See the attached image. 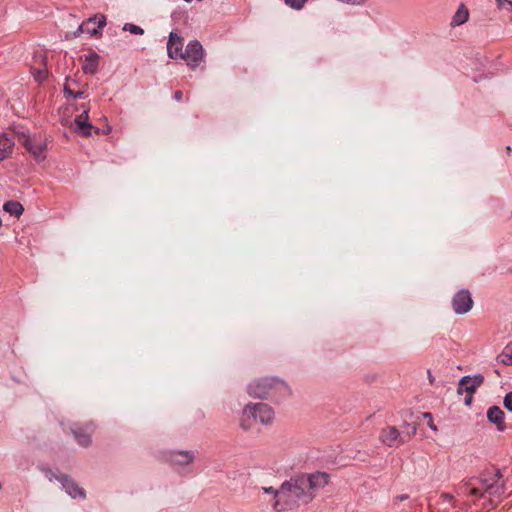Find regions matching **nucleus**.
Here are the masks:
<instances>
[{"instance_id": "32", "label": "nucleus", "mask_w": 512, "mask_h": 512, "mask_svg": "<svg viewBox=\"0 0 512 512\" xmlns=\"http://www.w3.org/2000/svg\"><path fill=\"white\" fill-rule=\"evenodd\" d=\"M46 476H47V478H48V480H49V481H52V480H53V478H55V479L57 480V477H58V476H57V475H55V474H54V472H53L52 470H50V469H47V470H46Z\"/></svg>"}, {"instance_id": "33", "label": "nucleus", "mask_w": 512, "mask_h": 512, "mask_svg": "<svg viewBox=\"0 0 512 512\" xmlns=\"http://www.w3.org/2000/svg\"><path fill=\"white\" fill-rule=\"evenodd\" d=\"M410 431H411L412 435L416 434L417 426L415 424H412L410 426Z\"/></svg>"}, {"instance_id": "18", "label": "nucleus", "mask_w": 512, "mask_h": 512, "mask_svg": "<svg viewBox=\"0 0 512 512\" xmlns=\"http://www.w3.org/2000/svg\"><path fill=\"white\" fill-rule=\"evenodd\" d=\"M3 210L10 215L19 218L24 212V207L20 202L10 200L4 203Z\"/></svg>"}, {"instance_id": "21", "label": "nucleus", "mask_w": 512, "mask_h": 512, "mask_svg": "<svg viewBox=\"0 0 512 512\" xmlns=\"http://www.w3.org/2000/svg\"><path fill=\"white\" fill-rule=\"evenodd\" d=\"M310 487L314 488L328 483V475L325 473H316L308 479Z\"/></svg>"}, {"instance_id": "17", "label": "nucleus", "mask_w": 512, "mask_h": 512, "mask_svg": "<svg viewBox=\"0 0 512 512\" xmlns=\"http://www.w3.org/2000/svg\"><path fill=\"white\" fill-rule=\"evenodd\" d=\"M468 19H469V11L464 4H461L458 7V10L456 11V13L454 14V16L452 18L451 25L452 26L462 25V24L466 23L468 21Z\"/></svg>"}, {"instance_id": "6", "label": "nucleus", "mask_w": 512, "mask_h": 512, "mask_svg": "<svg viewBox=\"0 0 512 512\" xmlns=\"http://www.w3.org/2000/svg\"><path fill=\"white\" fill-rule=\"evenodd\" d=\"M452 306L457 314H465L472 309L473 300L468 290L458 291L452 299Z\"/></svg>"}, {"instance_id": "3", "label": "nucleus", "mask_w": 512, "mask_h": 512, "mask_svg": "<svg viewBox=\"0 0 512 512\" xmlns=\"http://www.w3.org/2000/svg\"><path fill=\"white\" fill-rule=\"evenodd\" d=\"M178 59L185 61L188 67L195 69L204 60V50L197 40L190 41Z\"/></svg>"}, {"instance_id": "13", "label": "nucleus", "mask_w": 512, "mask_h": 512, "mask_svg": "<svg viewBox=\"0 0 512 512\" xmlns=\"http://www.w3.org/2000/svg\"><path fill=\"white\" fill-rule=\"evenodd\" d=\"M168 460L173 465H188L193 462L194 456L189 451H173L169 454Z\"/></svg>"}, {"instance_id": "27", "label": "nucleus", "mask_w": 512, "mask_h": 512, "mask_svg": "<svg viewBox=\"0 0 512 512\" xmlns=\"http://www.w3.org/2000/svg\"><path fill=\"white\" fill-rule=\"evenodd\" d=\"M503 404L507 410L512 412V392L506 394V396L504 397Z\"/></svg>"}, {"instance_id": "29", "label": "nucleus", "mask_w": 512, "mask_h": 512, "mask_svg": "<svg viewBox=\"0 0 512 512\" xmlns=\"http://www.w3.org/2000/svg\"><path fill=\"white\" fill-rule=\"evenodd\" d=\"M501 362L505 365H511L512 364V355L510 354H502L501 355Z\"/></svg>"}, {"instance_id": "9", "label": "nucleus", "mask_w": 512, "mask_h": 512, "mask_svg": "<svg viewBox=\"0 0 512 512\" xmlns=\"http://www.w3.org/2000/svg\"><path fill=\"white\" fill-rule=\"evenodd\" d=\"M75 131H77L80 135L88 137L92 135V131L95 133H99L100 130L98 128H94L92 124L88 122V109H85L80 115H78L75 120Z\"/></svg>"}, {"instance_id": "19", "label": "nucleus", "mask_w": 512, "mask_h": 512, "mask_svg": "<svg viewBox=\"0 0 512 512\" xmlns=\"http://www.w3.org/2000/svg\"><path fill=\"white\" fill-rule=\"evenodd\" d=\"M482 382H483V377L476 376L474 378H471L470 383H468L464 386L465 392H467V394H468L465 399L466 405H469L471 403L473 393L475 392L476 388L481 385Z\"/></svg>"}, {"instance_id": "5", "label": "nucleus", "mask_w": 512, "mask_h": 512, "mask_svg": "<svg viewBox=\"0 0 512 512\" xmlns=\"http://www.w3.org/2000/svg\"><path fill=\"white\" fill-rule=\"evenodd\" d=\"M19 142L32 154L36 161H42L46 158L45 150L47 145L44 141L36 143L29 136L21 134Z\"/></svg>"}, {"instance_id": "25", "label": "nucleus", "mask_w": 512, "mask_h": 512, "mask_svg": "<svg viewBox=\"0 0 512 512\" xmlns=\"http://www.w3.org/2000/svg\"><path fill=\"white\" fill-rule=\"evenodd\" d=\"M85 32V22L83 24H81L77 29L76 31H74L73 33H68L66 34L65 36V39L66 40H69V39H72V38H77L79 35H81L82 33Z\"/></svg>"}, {"instance_id": "22", "label": "nucleus", "mask_w": 512, "mask_h": 512, "mask_svg": "<svg viewBox=\"0 0 512 512\" xmlns=\"http://www.w3.org/2000/svg\"><path fill=\"white\" fill-rule=\"evenodd\" d=\"M72 83L75 84L76 82L74 80L73 81L67 80V83L64 85V93L67 96H71L73 98L81 97L83 95L84 91H82V90L74 91L72 89Z\"/></svg>"}, {"instance_id": "2", "label": "nucleus", "mask_w": 512, "mask_h": 512, "mask_svg": "<svg viewBox=\"0 0 512 512\" xmlns=\"http://www.w3.org/2000/svg\"><path fill=\"white\" fill-rule=\"evenodd\" d=\"M283 388H285V384L281 380L275 377H263L249 385L248 393L252 397L264 399Z\"/></svg>"}, {"instance_id": "35", "label": "nucleus", "mask_w": 512, "mask_h": 512, "mask_svg": "<svg viewBox=\"0 0 512 512\" xmlns=\"http://www.w3.org/2000/svg\"><path fill=\"white\" fill-rule=\"evenodd\" d=\"M182 98V92L181 91H176L175 92V99L176 100H180Z\"/></svg>"}, {"instance_id": "15", "label": "nucleus", "mask_w": 512, "mask_h": 512, "mask_svg": "<svg viewBox=\"0 0 512 512\" xmlns=\"http://www.w3.org/2000/svg\"><path fill=\"white\" fill-rule=\"evenodd\" d=\"M15 142L6 135L0 136V162L8 158L13 151Z\"/></svg>"}, {"instance_id": "34", "label": "nucleus", "mask_w": 512, "mask_h": 512, "mask_svg": "<svg viewBox=\"0 0 512 512\" xmlns=\"http://www.w3.org/2000/svg\"><path fill=\"white\" fill-rule=\"evenodd\" d=\"M478 493H479V489H477V488H472L470 490V494L473 495V496L478 495Z\"/></svg>"}, {"instance_id": "12", "label": "nucleus", "mask_w": 512, "mask_h": 512, "mask_svg": "<svg viewBox=\"0 0 512 512\" xmlns=\"http://www.w3.org/2000/svg\"><path fill=\"white\" fill-rule=\"evenodd\" d=\"M380 439L382 443L390 447L401 443L400 432L394 426L384 428L381 432Z\"/></svg>"}, {"instance_id": "4", "label": "nucleus", "mask_w": 512, "mask_h": 512, "mask_svg": "<svg viewBox=\"0 0 512 512\" xmlns=\"http://www.w3.org/2000/svg\"><path fill=\"white\" fill-rule=\"evenodd\" d=\"M265 493H274L275 496L278 498L275 507H278L280 501L288 502L293 501L296 498H299L301 495V489L297 485L292 484H284L280 488V490L274 491L272 487L270 488H264Z\"/></svg>"}, {"instance_id": "11", "label": "nucleus", "mask_w": 512, "mask_h": 512, "mask_svg": "<svg viewBox=\"0 0 512 512\" xmlns=\"http://www.w3.org/2000/svg\"><path fill=\"white\" fill-rule=\"evenodd\" d=\"M106 25L105 15H95L90 17L85 22V32L89 35H97L100 30Z\"/></svg>"}, {"instance_id": "24", "label": "nucleus", "mask_w": 512, "mask_h": 512, "mask_svg": "<svg viewBox=\"0 0 512 512\" xmlns=\"http://www.w3.org/2000/svg\"><path fill=\"white\" fill-rule=\"evenodd\" d=\"M123 30L128 31L131 34H136V35H142L144 33V31L141 27H139L135 24H131V23H126L123 27Z\"/></svg>"}, {"instance_id": "26", "label": "nucleus", "mask_w": 512, "mask_h": 512, "mask_svg": "<svg viewBox=\"0 0 512 512\" xmlns=\"http://www.w3.org/2000/svg\"><path fill=\"white\" fill-rule=\"evenodd\" d=\"M470 381H471V378H470V377H468V376L463 377V378L460 380V382H459V386H458L457 392H458L459 394H463V393L465 392V388H464V386H465L466 384L470 383Z\"/></svg>"}, {"instance_id": "23", "label": "nucleus", "mask_w": 512, "mask_h": 512, "mask_svg": "<svg viewBox=\"0 0 512 512\" xmlns=\"http://www.w3.org/2000/svg\"><path fill=\"white\" fill-rule=\"evenodd\" d=\"M308 0H284L285 4L292 9L300 10L304 7Z\"/></svg>"}, {"instance_id": "10", "label": "nucleus", "mask_w": 512, "mask_h": 512, "mask_svg": "<svg viewBox=\"0 0 512 512\" xmlns=\"http://www.w3.org/2000/svg\"><path fill=\"white\" fill-rule=\"evenodd\" d=\"M57 480L62 483L63 488L66 489V492L72 498L85 497L84 490L81 487H79L69 476L61 475V477H57Z\"/></svg>"}, {"instance_id": "36", "label": "nucleus", "mask_w": 512, "mask_h": 512, "mask_svg": "<svg viewBox=\"0 0 512 512\" xmlns=\"http://www.w3.org/2000/svg\"><path fill=\"white\" fill-rule=\"evenodd\" d=\"M111 130H112L111 126H107V128H105V130L103 132L108 134L111 132Z\"/></svg>"}, {"instance_id": "14", "label": "nucleus", "mask_w": 512, "mask_h": 512, "mask_svg": "<svg viewBox=\"0 0 512 512\" xmlns=\"http://www.w3.org/2000/svg\"><path fill=\"white\" fill-rule=\"evenodd\" d=\"M487 418L490 422L496 424L498 430H504V413L499 407L493 406L489 408L487 412Z\"/></svg>"}, {"instance_id": "16", "label": "nucleus", "mask_w": 512, "mask_h": 512, "mask_svg": "<svg viewBox=\"0 0 512 512\" xmlns=\"http://www.w3.org/2000/svg\"><path fill=\"white\" fill-rule=\"evenodd\" d=\"M98 60L99 56L95 52L86 56L82 65L83 72L85 74H95L98 68Z\"/></svg>"}, {"instance_id": "31", "label": "nucleus", "mask_w": 512, "mask_h": 512, "mask_svg": "<svg viewBox=\"0 0 512 512\" xmlns=\"http://www.w3.org/2000/svg\"><path fill=\"white\" fill-rule=\"evenodd\" d=\"M499 8H504L506 5L512 8V2L508 0H496Z\"/></svg>"}, {"instance_id": "30", "label": "nucleus", "mask_w": 512, "mask_h": 512, "mask_svg": "<svg viewBox=\"0 0 512 512\" xmlns=\"http://www.w3.org/2000/svg\"><path fill=\"white\" fill-rule=\"evenodd\" d=\"M34 76L37 81H42L46 78L47 73L44 70H39L37 73H34Z\"/></svg>"}, {"instance_id": "1", "label": "nucleus", "mask_w": 512, "mask_h": 512, "mask_svg": "<svg viewBox=\"0 0 512 512\" xmlns=\"http://www.w3.org/2000/svg\"><path fill=\"white\" fill-rule=\"evenodd\" d=\"M250 418L267 425L273 421L274 412L272 408L265 403L248 404L243 409L242 419L240 421L242 429L248 430L251 427Z\"/></svg>"}, {"instance_id": "7", "label": "nucleus", "mask_w": 512, "mask_h": 512, "mask_svg": "<svg viewBox=\"0 0 512 512\" xmlns=\"http://www.w3.org/2000/svg\"><path fill=\"white\" fill-rule=\"evenodd\" d=\"M482 485L485 493L490 495H500L504 491V482L499 470H494L490 477H485L482 480Z\"/></svg>"}, {"instance_id": "8", "label": "nucleus", "mask_w": 512, "mask_h": 512, "mask_svg": "<svg viewBox=\"0 0 512 512\" xmlns=\"http://www.w3.org/2000/svg\"><path fill=\"white\" fill-rule=\"evenodd\" d=\"M184 39L176 32L169 34L167 42V53L171 59H178L184 51Z\"/></svg>"}, {"instance_id": "20", "label": "nucleus", "mask_w": 512, "mask_h": 512, "mask_svg": "<svg viewBox=\"0 0 512 512\" xmlns=\"http://www.w3.org/2000/svg\"><path fill=\"white\" fill-rule=\"evenodd\" d=\"M73 433L75 435V438L77 439L79 445L81 446H88L91 442V436L90 433L82 428L74 429Z\"/></svg>"}, {"instance_id": "28", "label": "nucleus", "mask_w": 512, "mask_h": 512, "mask_svg": "<svg viewBox=\"0 0 512 512\" xmlns=\"http://www.w3.org/2000/svg\"><path fill=\"white\" fill-rule=\"evenodd\" d=\"M423 417L428 419V426L433 430L437 431V427L433 422L432 415L429 412L423 413Z\"/></svg>"}]
</instances>
